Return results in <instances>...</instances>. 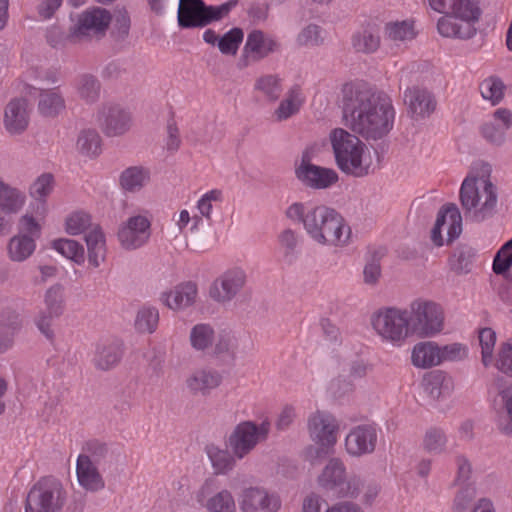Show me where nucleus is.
I'll return each mask as SVG.
<instances>
[{
  "instance_id": "obj_9",
  "label": "nucleus",
  "mask_w": 512,
  "mask_h": 512,
  "mask_svg": "<svg viewBox=\"0 0 512 512\" xmlns=\"http://www.w3.org/2000/svg\"><path fill=\"white\" fill-rule=\"evenodd\" d=\"M407 310L411 336L433 338L443 333L445 313L440 304L431 300L416 299L410 303Z\"/></svg>"
},
{
  "instance_id": "obj_15",
  "label": "nucleus",
  "mask_w": 512,
  "mask_h": 512,
  "mask_svg": "<svg viewBox=\"0 0 512 512\" xmlns=\"http://www.w3.org/2000/svg\"><path fill=\"white\" fill-rule=\"evenodd\" d=\"M44 304L45 310L35 316L34 324L46 339L53 341V320L60 317L65 308L64 287L59 283L51 285L44 293Z\"/></svg>"
},
{
  "instance_id": "obj_40",
  "label": "nucleus",
  "mask_w": 512,
  "mask_h": 512,
  "mask_svg": "<svg viewBox=\"0 0 512 512\" xmlns=\"http://www.w3.org/2000/svg\"><path fill=\"white\" fill-rule=\"evenodd\" d=\"M414 23L409 20L388 22L384 28V38L396 45L412 41L416 37Z\"/></svg>"
},
{
  "instance_id": "obj_53",
  "label": "nucleus",
  "mask_w": 512,
  "mask_h": 512,
  "mask_svg": "<svg viewBox=\"0 0 512 512\" xmlns=\"http://www.w3.org/2000/svg\"><path fill=\"white\" fill-rule=\"evenodd\" d=\"M92 225L91 216L84 211H74L67 215L64 230L68 235L78 236L86 232Z\"/></svg>"
},
{
  "instance_id": "obj_18",
  "label": "nucleus",
  "mask_w": 512,
  "mask_h": 512,
  "mask_svg": "<svg viewBox=\"0 0 512 512\" xmlns=\"http://www.w3.org/2000/svg\"><path fill=\"white\" fill-rule=\"evenodd\" d=\"M112 21L110 13L100 7L87 9L77 16V20L68 35L71 42L84 37L103 35Z\"/></svg>"
},
{
  "instance_id": "obj_60",
  "label": "nucleus",
  "mask_w": 512,
  "mask_h": 512,
  "mask_svg": "<svg viewBox=\"0 0 512 512\" xmlns=\"http://www.w3.org/2000/svg\"><path fill=\"white\" fill-rule=\"evenodd\" d=\"M512 266V239L506 242L493 260V271L496 274H503Z\"/></svg>"
},
{
  "instance_id": "obj_61",
  "label": "nucleus",
  "mask_w": 512,
  "mask_h": 512,
  "mask_svg": "<svg viewBox=\"0 0 512 512\" xmlns=\"http://www.w3.org/2000/svg\"><path fill=\"white\" fill-rule=\"evenodd\" d=\"M80 455L90 456L94 463L99 464L102 460L106 459L109 455V447L107 444L99 440H91L86 443L83 453Z\"/></svg>"
},
{
  "instance_id": "obj_27",
  "label": "nucleus",
  "mask_w": 512,
  "mask_h": 512,
  "mask_svg": "<svg viewBox=\"0 0 512 512\" xmlns=\"http://www.w3.org/2000/svg\"><path fill=\"white\" fill-rule=\"evenodd\" d=\"M131 114L119 106H109L103 109L101 126L109 137L121 136L131 127Z\"/></svg>"
},
{
  "instance_id": "obj_51",
  "label": "nucleus",
  "mask_w": 512,
  "mask_h": 512,
  "mask_svg": "<svg viewBox=\"0 0 512 512\" xmlns=\"http://www.w3.org/2000/svg\"><path fill=\"white\" fill-rule=\"evenodd\" d=\"M497 341L496 332L489 327L478 330V342L481 348V361L485 367L494 362V348Z\"/></svg>"
},
{
  "instance_id": "obj_5",
  "label": "nucleus",
  "mask_w": 512,
  "mask_h": 512,
  "mask_svg": "<svg viewBox=\"0 0 512 512\" xmlns=\"http://www.w3.org/2000/svg\"><path fill=\"white\" fill-rule=\"evenodd\" d=\"M459 194L465 215L472 220L480 222L494 213L498 192L488 176L469 174L463 180Z\"/></svg>"
},
{
  "instance_id": "obj_10",
  "label": "nucleus",
  "mask_w": 512,
  "mask_h": 512,
  "mask_svg": "<svg viewBox=\"0 0 512 512\" xmlns=\"http://www.w3.org/2000/svg\"><path fill=\"white\" fill-rule=\"evenodd\" d=\"M238 4L229 0L218 6H208L202 0H179L178 23L183 28L204 27L226 17Z\"/></svg>"
},
{
  "instance_id": "obj_31",
  "label": "nucleus",
  "mask_w": 512,
  "mask_h": 512,
  "mask_svg": "<svg viewBox=\"0 0 512 512\" xmlns=\"http://www.w3.org/2000/svg\"><path fill=\"white\" fill-rule=\"evenodd\" d=\"M410 361L418 369H430L439 366L438 342H417L411 349Z\"/></svg>"
},
{
  "instance_id": "obj_28",
  "label": "nucleus",
  "mask_w": 512,
  "mask_h": 512,
  "mask_svg": "<svg viewBox=\"0 0 512 512\" xmlns=\"http://www.w3.org/2000/svg\"><path fill=\"white\" fill-rule=\"evenodd\" d=\"M404 101L409 113L415 118L429 116L436 107L433 95L428 90L420 87L407 89L404 93Z\"/></svg>"
},
{
  "instance_id": "obj_7",
  "label": "nucleus",
  "mask_w": 512,
  "mask_h": 512,
  "mask_svg": "<svg viewBox=\"0 0 512 512\" xmlns=\"http://www.w3.org/2000/svg\"><path fill=\"white\" fill-rule=\"evenodd\" d=\"M43 224L31 213L23 214L17 224V233L11 236L5 252L12 263H23L30 259L36 249L37 241L42 235Z\"/></svg>"
},
{
  "instance_id": "obj_39",
  "label": "nucleus",
  "mask_w": 512,
  "mask_h": 512,
  "mask_svg": "<svg viewBox=\"0 0 512 512\" xmlns=\"http://www.w3.org/2000/svg\"><path fill=\"white\" fill-rule=\"evenodd\" d=\"M77 96L85 103L92 104L99 99L101 84L96 76L83 73L77 76L74 82Z\"/></svg>"
},
{
  "instance_id": "obj_2",
  "label": "nucleus",
  "mask_w": 512,
  "mask_h": 512,
  "mask_svg": "<svg viewBox=\"0 0 512 512\" xmlns=\"http://www.w3.org/2000/svg\"><path fill=\"white\" fill-rule=\"evenodd\" d=\"M285 214L292 222L301 223L307 236L318 245L344 248L351 243V227L335 209L295 202L287 208Z\"/></svg>"
},
{
  "instance_id": "obj_24",
  "label": "nucleus",
  "mask_w": 512,
  "mask_h": 512,
  "mask_svg": "<svg viewBox=\"0 0 512 512\" xmlns=\"http://www.w3.org/2000/svg\"><path fill=\"white\" fill-rule=\"evenodd\" d=\"M377 443L375 428L359 425L350 430L345 437V450L353 457H361L372 453Z\"/></svg>"
},
{
  "instance_id": "obj_50",
  "label": "nucleus",
  "mask_w": 512,
  "mask_h": 512,
  "mask_svg": "<svg viewBox=\"0 0 512 512\" xmlns=\"http://www.w3.org/2000/svg\"><path fill=\"white\" fill-rule=\"evenodd\" d=\"M447 443L448 438L444 430L431 427L426 430L423 436L422 448L429 454L439 455L446 451Z\"/></svg>"
},
{
  "instance_id": "obj_42",
  "label": "nucleus",
  "mask_w": 512,
  "mask_h": 512,
  "mask_svg": "<svg viewBox=\"0 0 512 512\" xmlns=\"http://www.w3.org/2000/svg\"><path fill=\"white\" fill-rule=\"evenodd\" d=\"M51 248L65 259L81 266L85 262V250L78 241L69 238H58L51 242Z\"/></svg>"
},
{
  "instance_id": "obj_33",
  "label": "nucleus",
  "mask_w": 512,
  "mask_h": 512,
  "mask_svg": "<svg viewBox=\"0 0 512 512\" xmlns=\"http://www.w3.org/2000/svg\"><path fill=\"white\" fill-rule=\"evenodd\" d=\"M88 264L98 268L105 261L107 254L106 237L99 226H94L86 235Z\"/></svg>"
},
{
  "instance_id": "obj_11",
  "label": "nucleus",
  "mask_w": 512,
  "mask_h": 512,
  "mask_svg": "<svg viewBox=\"0 0 512 512\" xmlns=\"http://www.w3.org/2000/svg\"><path fill=\"white\" fill-rule=\"evenodd\" d=\"M66 492L61 482L53 477L40 479L30 489L25 512H62Z\"/></svg>"
},
{
  "instance_id": "obj_12",
  "label": "nucleus",
  "mask_w": 512,
  "mask_h": 512,
  "mask_svg": "<svg viewBox=\"0 0 512 512\" xmlns=\"http://www.w3.org/2000/svg\"><path fill=\"white\" fill-rule=\"evenodd\" d=\"M270 424L262 422L256 424L253 421H243L237 424L226 440V446L238 459H243L250 454L256 446L266 440Z\"/></svg>"
},
{
  "instance_id": "obj_25",
  "label": "nucleus",
  "mask_w": 512,
  "mask_h": 512,
  "mask_svg": "<svg viewBox=\"0 0 512 512\" xmlns=\"http://www.w3.org/2000/svg\"><path fill=\"white\" fill-rule=\"evenodd\" d=\"M55 186L51 173L39 175L29 186V195L32 198L30 213L36 218H45L48 212L47 198L53 192ZM29 213V211L27 212Z\"/></svg>"
},
{
  "instance_id": "obj_49",
  "label": "nucleus",
  "mask_w": 512,
  "mask_h": 512,
  "mask_svg": "<svg viewBox=\"0 0 512 512\" xmlns=\"http://www.w3.org/2000/svg\"><path fill=\"white\" fill-rule=\"evenodd\" d=\"M121 356L122 352L119 345H99L93 361L98 369L109 370L118 364Z\"/></svg>"
},
{
  "instance_id": "obj_58",
  "label": "nucleus",
  "mask_w": 512,
  "mask_h": 512,
  "mask_svg": "<svg viewBox=\"0 0 512 512\" xmlns=\"http://www.w3.org/2000/svg\"><path fill=\"white\" fill-rule=\"evenodd\" d=\"M503 412L496 417V427L504 435L512 436V390L503 394Z\"/></svg>"
},
{
  "instance_id": "obj_32",
  "label": "nucleus",
  "mask_w": 512,
  "mask_h": 512,
  "mask_svg": "<svg viewBox=\"0 0 512 512\" xmlns=\"http://www.w3.org/2000/svg\"><path fill=\"white\" fill-rule=\"evenodd\" d=\"M27 196L23 190L6 183L0 177V212L18 214L25 206Z\"/></svg>"
},
{
  "instance_id": "obj_52",
  "label": "nucleus",
  "mask_w": 512,
  "mask_h": 512,
  "mask_svg": "<svg viewBox=\"0 0 512 512\" xmlns=\"http://www.w3.org/2000/svg\"><path fill=\"white\" fill-rule=\"evenodd\" d=\"M439 366L446 362H461L468 358L469 347L460 342H451L444 345L438 343Z\"/></svg>"
},
{
  "instance_id": "obj_3",
  "label": "nucleus",
  "mask_w": 512,
  "mask_h": 512,
  "mask_svg": "<svg viewBox=\"0 0 512 512\" xmlns=\"http://www.w3.org/2000/svg\"><path fill=\"white\" fill-rule=\"evenodd\" d=\"M432 10L442 14L437 32L444 38L469 40L477 34L483 15L481 0H428Z\"/></svg>"
},
{
  "instance_id": "obj_13",
  "label": "nucleus",
  "mask_w": 512,
  "mask_h": 512,
  "mask_svg": "<svg viewBox=\"0 0 512 512\" xmlns=\"http://www.w3.org/2000/svg\"><path fill=\"white\" fill-rule=\"evenodd\" d=\"M312 157V148L303 151L301 159L295 167L296 178L305 187L314 190L327 189L336 184L339 180L338 173L333 168L313 164Z\"/></svg>"
},
{
  "instance_id": "obj_30",
  "label": "nucleus",
  "mask_w": 512,
  "mask_h": 512,
  "mask_svg": "<svg viewBox=\"0 0 512 512\" xmlns=\"http://www.w3.org/2000/svg\"><path fill=\"white\" fill-rule=\"evenodd\" d=\"M424 391L434 401L444 400L453 393L454 380L443 371H433L424 379Z\"/></svg>"
},
{
  "instance_id": "obj_47",
  "label": "nucleus",
  "mask_w": 512,
  "mask_h": 512,
  "mask_svg": "<svg viewBox=\"0 0 512 512\" xmlns=\"http://www.w3.org/2000/svg\"><path fill=\"white\" fill-rule=\"evenodd\" d=\"M159 323V310L155 306L144 305L136 314L134 325L140 333L152 334L156 331Z\"/></svg>"
},
{
  "instance_id": "obj_62",
  "label": "nucleus",
  "mask_w": 512,
  "mask_h": 512,
  "mask_svg": "<svg viewBox=\"0 0 512 512\" xmlns=\"http://www.w3.org/2000/svg\"><path fill=\"white\" fill-rule=\"evenodd\" d=\"M496 368L512 376V344L509 342L503 343L500 347L498 357L495 361Z\"/></svg>"
},
{
  "instance_id": "obj_41",
  "label": "nucleus",
  "mask_w": 512,
  "mask_h": 512,
  "mask_svg": "<svg viewBox=\"0 0 512 512\" xmlns=\"http://www.w3.org/2000/svg\"><path fill=\"white\" fill-rule=\"evenodd\" d=\"M304 103V96L300 88L290 89L278 107L274 111V117L277 121H284L294 116L300 111Z\"/></svg>"
},
{
  "instance_id": "obj_35",
  "label": "nucleus",
  "mask_w": 512,
  "mask_h": 512,
  "mask_svg": "<svg viewBox=\"0 0 512 512\" xmlns=\"http://www.w3.org/2000/svg\"><path fill=\"white\" fill-rule=\"evenodd\" d=\"M151 179L150 169L144 166H131L122 171L119 183L123 190L130 193L141 191Z\"/></svg>"
},
{
  "instance_id": "obj_37",
  "label": "nucleus",
  "mask_w": 512,
  "mask_h": 512,
  "mask_svg": "<svg viewBox=\"0 0 512 512\" xmlns=\"http://www.w3.org/2000/svg\"><path fill=\"white\" fill-rule=\"evenodd\" d=\"M380 43L381 38L378 30L371 26L356 31L351 38L354 50L365 54L376 52L380 47Z\"/></svg>"
},
{
  "instance_id": "obj_59",
  "label": "nucleus",
  "mask_w": 512,
  "mask_h": 512,
  "mask_svg": "<svg viewBox=\"0 0 512 512\" xmlns=\"http://www.w3.org/2000/svg\"><path fill=\"white\" fill-rule=\"evenodd\" d=\"M459 487L453 500L452 509L454 512H465L470 502L476 496L474 484L457 485Z\"/></svg>"
},
{
  "instance_id": "obj_45",
  "label": "nucleus",
  "mask_w": 512,
  "mask_h": 512,
  "mask_svg": "<svg viewBox=\"0 0 512 512\" xmlns=\"http://www.w3.org/2000/svg\"><path fill=\"white\" fill-rule=\"evenodd\" d=\"M102 139L94 129H83L76 140V150L83 156L93 158L101 153Z\"/></svg>"
},
{
  "instance_id": "obj_64",
  "label": "nucleus",
  "mask_w": 512,
  "mask_h": 512,
  "mask_svg": "<svg viewBox=\"0 0 512 512\" xmlns=\"http://www.w3.org/2000/svg\"><path fill=\"white\" fill-rule=\"evenodd\" d=\"M175 225L178 228L180 234L184 233L185 229L192 222L191 230H197L198 224L201 221V218L198 215L191 216L187 209H182L178 212V214H174L172 217Z\"/></svg>"
},
{
  "instance_id": "obj_14",
  "label": "nucleus",
  "mask_w": 512,
  "mask_h": 512,
  "mask_svg": "<svg viewBox=\"0 0 512 512\" xmlns=\"http://www.w3.org/2000/svg\"><path fill=\"white\" fill-rule=\"evenodd\" d=\"M246 284V270L234 266L225 270L211 283L208 295L214 302L226 306L241 293Z\"/></svg>"
},
{
  "instance_id": "obj_55",
  "label": "nucleus",
  "mask_w": 512,
  "mask_h": 512,
  "mask_svg": "<svg viewBox=\"0 0 512 512\" xmlns=\"http://www.w3.org/2000/svg\"><path fill=\"white\" fill-rule=\"evenodd\" d=\"M479 89L483 99L496 105L503 99L505 86L498 77L490 76L480 83Z\"/></svg>"
},
{
  "instance_id": "obj_21",
  "label": "nucleus",
  "mask_w": 512,
  "mask_h": 512,
  "mask_svg": "<svg viewBox=\"0 0 512 512\" xmlns=\"http://www.w3.org/2000/svg\"><path fill=\"white\" fill-rule=\"evenodd\" d=\"M198 295L197 283L188 280L163 291L159 300L173 312H184L196 304Z\"/></svg>"
},
{
  "instance_id": "obj_63",
  "label": "nucleus",
  "mask_w": 512,
  "mask_h": 512,
  "mask_svg": "<svg viewBox=\"0 0 512 512\" xmlns=\"http://www.w3.org/2000/svg\"><path fill=\"white\" fill-rule=\"evenodd\" d=\"M58 274V268L52 264L39 265L31 277V283L34 286H42L47 281L55 278Z\"/></svg>"
},
{
  "instance_id": "obj_44",
  "label": "nucleus",
  "mask_w": 512,
  "mask_h": 512,
  "mask_svg": "<svg viewBox=\"0 0 512 512\" xmlns=\"http://www.w3.org/2000/svg\"><path fill=\"white\" fill-rule=\"evenodd\" d=\"M253 90L266 101L274 102L282 93L281 80L277 75H261L255 80Z\"/></svg>"
},
{
  "instance_id": "obj_54",
  "label": "nucleus",
  "mask_w": 512,
  "mask_h": 512,
  "mask_svg": "<svg viewBox=\"0 0 512 512\" xmlns=\"http://www.w3.org/2000/svg\"><path fill=\"white\" fill-rule=\"evenodd\" d=\"M215 340V333L209 324H196L190 331V342L194 349L205 350L209 348Z\"/></svg>"
},
{
  "instance_id": "obj_56",
  "label": "nucleus",
  "mask_w": 512,
  "mask_h": 512,
  "mask_svg": "<svg viewBox=\"0 0 512 512\" xmlns=\"http://www.w3.org/2000/svg\"><path fill=\"white\" fill-rule=\"evenodd\" d=\"M243 38L244 33L242 29L232 28L220 37L217 47L222 54L234 56L237 54Z\"/></svg>"
},
{
  "instance_id": "obj_43",
  "label": "nucleus",
  "mask_w": 512,
  "mask_h": 512,
  "mask_svg": "<svg viewBox=\"0 0 512 512\" xmlns=\"http://www.w3.org/2000/svg\"><path fill=\"white\" fill-rule=\"evenodd\" d=\"M277 240L284 262L293 263L300 254V236L294 230L288 228L279 233Z\"/></svg>"
},
{
  "instance_id": "obj_20",
  "label": "nucleus",
  "mask_w": 512,
  "mask_h": 512,
  "mask_svg": "<svg viewBox=\"0 0 512 512\" xmlns=\"http://www.w3.org/2000/svg\"><path fill=\"white\" fill-rule=\"evenodd\" d=\"M444 231L449 242L458 238L462 232V216L454 204L446 205L438 212L434 228L431 232V239L436 246L443 245L442 232Z\"/></svg>"
},
{
  "instance_id": "obj_34",
  "label": "nucleus",
  "mask_w": 512,
  "mask_h": 512,
  "mask_svg": "<svg viewBox=\"0 0 512 512\" xmlns=\"http://www.w3.org/2000/svg\"><path fill=\"white\" fill-rule=\"evenodd\" d=\"M222 381L221 375L210 369H200L193 372L186 380V385L193 393L207 395L217 388Z\"/></svg>"
},
{
  "instance_id": "obj_29",
  "label": "nucleus",
  "mask_w": 512,
  "mask_h": 512,
  "mask_svg": "<svg viewBox=\"0 0 512 512\" xmlns=\"http://www.w3.org/2000/svg\"><path fill=\"white\" fill-rule=\"evenodd\" d=\"M96 464L90 459V456L79 455L77 458L76 475L78 483L89 491H98L105 486L103 477Z\"/></svg>"
},
{
  "instance_id": "obj_16",
  "label": "nucleus",
  "mask_w": 512,
  "mask_h": 512,
  "mask_svg": "<svg viewBox=\"0 0 512 512\" xmlns=\"http://www.w3.org/2000/svg\"><path fill=\"white\" fill-rule=\"evenodd\" d=\"M307 429L311 440L322 451L329 452L338 440L339 424L327 411L317 410L307 420Z\"/></svg>"
},
{
  "instance_id": "obj_23",
  "label": "nucleus",
  "mask_w": 512,
  "mask_h": 512,
  "mask_svg": "<svg viewBox=\"0 0 512 512\" xmlns=\"http://www.w3.org/2000/svg\"><path fill=\"white\" fill-rule=\"evenodd\" d=\"M279 46V42L273 35L254 29L247 35L243 55L248 60L258 62L277 52Z\"/></svg>"
},
{
  "instance_id": "obj_17",
  "label": "nucleus",
  "mask_w": 512,
  "mask_h": 512,
  "mask_svg": "<svg viewBox=\"0 0 512 512\" xmlns=\"http://www.w3.org/2000/svg\"><path fill=\"white\" fill-rule=\"evenodd\" d=\"M151 235V218L148 213L135 214L124 221L118 229L117 239L126 251L143 247Z\"/></svg>"
},
{
  "instance_id": "obj_36",
  "label": "nucleus",
  "mask_w": 512,
  "mask_h": 512,
  "mask_svg": "<svg viewBox=\"0 0 512 512\" xmlns=\"http://www.w3.org/2000/svg\"><path fill=\"white\" fill-rule=\"evenodd\" d=\"M206 454L216 474L226 475L235 466L238 457L229 449H223L217 445L210 444L206 447Z\"/></svg>"
},
{
  "instance_id": "obj_26",
  "label": "nucleus",
  "mask_w": 512,
  "mask_h": 512,
  "mask_svg": "<svg viewBox=\"0 0 512 512\" xmlns=\"http://www.w3.org/2000/svg\"><path fill=\"white\" fill-rule=\"evenodd\" d=\"M512 127V112L506 108L494 111L492 119L482 126V135L490 143L500 146L505 142L506 133Z\"/></svg>"
},
{
  "instance_id": "obj_46",
  "label": "nucleus",
  "mask_w": 512,
  "mask_h": 512,
  "mask_svg": "<svg viewBox=\"0 0 512 512\" xmlns=\"http://www.w3.org/2000/svg\"><path fill=\"white\" fill-rule=\"evenodd\" d=\"M224 201L223 191L220 189H211L204 194L196 202V209L199 217L205 218L209 223L212 222V214L215 209L220 208Z\"/></svg>"
},
{
  "instance_id": "obj_57",
  "label": "nucleus",
  "mask_w": 512,
  "mask_h": 512,
  "mask_svg": "<svg viewBox=\"0 0 512 512\" xmlns=\"http://www.w3.org/2000/svg\"><path fill=\"white\" fill-rule=\"evenodd\" d=\"M324 30L316 24H308L297 35L296 42L303 47H316L324 43Z\"/></svg>"
},
{
  "instance_id": "obj_38",
  "label": "nucleus",
  "mask_w": 512,
  "mask_h": 512,
  "mask_svg": "<svg viewBox=\"0 0 512 512\" xmlns=\"http://www.w3.org/2000/svg\"><path fill=\"white\" fill-rule=\"evenodd\" d=\"M65 109V99L58 89H43L39 94L38 111L45 117H55Z\"/></svg>"
},
{
  "instance_id": "obj_1",
  "label": "nucleus",
  "mask_w": 512,
  "mask_h": 512,
  "mask_svg": "<svg viewBox=\"0 0 512 512\" xmlns=\"http://www.w3.org/2000/svg\"><path fill=\"white\" fill-rule=\"evenodd\" d=\"M343 119L347 127L365 139L377 140L393 127L395 110L391 99L354 84L343 87Z\"/></svg>"
},
{
  "instance_id": "obj_22",
  "label": "nucleus",
  "mask_w": 512,
  "mask_h": 512,
  "mask_svg": "<svg viewBox=\"0 0 512 512\" xmlns=\"http://www.w3.org/2000/svg\"><path fill=\"white\" fill-rule=\"evenodd\" d=\"M32 108L25 98H13L4 108L3 126L11 136L23 134L29 127Z\"/></svg>"
},
{
  "instance_id": "obj_8",
  "label": "nucleus",
  "mask_w": 512,
  "mask_h": 512,
  "mask_svg": "<svg viewBox=\"0 0 512 512\" xmlns=\"http://www.w3.org/2000/svg\"><path fill=\"white\" fill-rule=\"evenodd\" d=\"M318 486L337 498L356 497L364 486L358 475H347L346 466L339 458H331L317 477Z\"/></svg>"
},
{
  "instance_id": "obj_4",
  "label": "nucleus",
  "mask_w": 512,
  "mask_h": 512,
  "mask_svg": "<svg viewBox=\"0 0 512 512\" xmlns=\"http://www.w3.org/2000/svg\"><path fill=\"white\" fill-rule=\"evenodd\" d=\"M329 140L338 168L345 174L364 177L373 170L371 150L357 136L343 128H335Z\"/></svg>"
},
{
  "instance_id": "obj_19",
  "label": "nucleus",
  "mask_w": 512,
  "mask_h": 512,
  "mask_svg": "<svg viewBox=\"0 0 512 512\" xmlns=\"http://www.w3.org/2000/svg\"><path fill=\"white\" fill-rule=\"evenodd\" d=\"M238 503L242 512H277L281 506L276 494L258 486L243 489Z\"/></svg>"
},
{
  "instance_id": "obj_6",
  "label": "nucleus",
  "mask_w": 512,
  "mask_h": 512,
  "mask_svg": "<svg viewBox=\"0 0 512 512\" xmlns=\"http://www.w3.org/2000/svg\"><path fill=\"white\" fill-rule=\"evenodd\" d=\"M408 310L398 307H384L375 311L370 318L371 327L383 344L400 348L411 336Z\"/></svg>"
},
{
  "instance_id": "obj_48",
  "label": "nucleus",
  "mask_w": 512,
  "mask_h": 512,
  "mask_svg": "<svg viewBox=\"0 0 512 512\" xmlns=\"http://www.w3.org/2000/svg\"><path fill=\"white\" fill-rule=\"evenodd\" d=\"M209 512H236L237 506L231 491L222 489L208 496L204 503Z\"/></svg>"
}]
</instances>
